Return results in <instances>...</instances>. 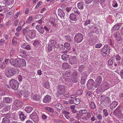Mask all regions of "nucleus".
<instances>
[{"label":"nucleus","instance_id":"f257e3e1","mask_svg":"<svg viewBox=\"0 0 123 123\" xmlns=\"http://www.w3.org/2000/svg\"><path fill=\"white\" fill-rule=\"evenodd\" d=\"M12 65L18 68L24 67L26 65V62L24 59L18 58L15 59L12 58Z\"/></svg>","mask_w":123,"mask_h":123},{"label":"nucleus","instance_id":"f03ea898","mask_svg":"<svg viewBox=\"0 0 123 123\" xmlns=\"http://www.w3.org/2000/svg\"><path fill=\"white\" fill-rule=\"evenodd\" d=\"M16 72V70L14 68L10 67H7L5 70L6 75L9 78L13 76L14 75V73Z\"/></svg>","mask_w":123,"mask_h":123},{"label":"nucleus","instance_id":"7ed1b4c3","mask_svg":"<svg viewBox=\"0 0 123 123\" xmlns=\"http://www.w3.org/2000/svg\"><path fill=\"white\" fill-rule=\"evenodd\" d=\"M110 52V47L109 45H105L102 49L101 53L102 55L104 57L108 55Z\"/></svg>","mask_w":123,"mask_h":123},{"label":"nucleus","instance_id":"20e7f679","mask_svg":"<svg viewBox=\"0 0 123 123\" xmlns=\"http://www.w3.org/2000/svg\"><path fill=\"white\" fill-rule=\"evenodd\" d=\"M10 87L13 89L17 90L19 84L18 81L15 80H12L10 81Z\"/></svg>","mask_w":123,"mask_h":123},{"label":"nucleus","instance_id":"39448f33","mask_svg":"<svg viewBox=\"0 0 123 123\" xmlns=\"http://www.w3.org/2000/svg\"><path fill=\"white\" fill-rule=\"evenodd\" d=\"M57 91L58 93L61 95H64L65 92V87L64 85H59L58 86Z\"/></svg>","mask_w":123,"mask_h":123},{"label":"nucleus","instance_id":"423d86ee","mask_svg":"<svg viewBox=\"0 0 123 123\" xmlns=\"http://www.w3.org/2000/svg\"><path fill=\"white\" fill-rule=\"evenodd\" d=\"M94 84V81L92 79L89 80L86 84L87 88L89 90H92L93 86Z\"/></svg>","mask_w":123,"mask_h":123},{"label":"nucleus","instance_id":"0eeeda50","mask_svg":"<svg viewBox=\"0 0 123 123\" xmlns=\"http://www.w3.org/2000/svg\"><path fill=\"white\" fill-rule=\"evenodd\" d=\"M120 108L119 107L113 112V113L117 117H121L122 115V111Z\"/></svg>","mask_w":123,"mask_h":123},{"label":"nucleus","instance_id":"6e6552de","mask_svg":"<svg viewBox=\"0 0 123 123\" xmlns=\"http://www.w3.org/2000/svg\"><path fill=\"white\" fill-rule=\"evenodd\" d=\"M31 117L35 123H37L38 121L39 117L35 112L33 113L31 115Z\"/></svg>","mask_w":123,"mask_h":123},{"label":"nucleus","instance_id":"1a4fd4ad","mask_svg":"<svg viewBox=\"0 0 123 123\" xmlns=\"http://www.w3.org/2000/svg\"><path fill=\"white\" fill-rule=\"evenodd\" d=\"M114 37L116 40L118 42L121 41L122 38H121V35L119 32H116L114 33Z\"/></svg>","mask_w":123,"mask_h":123},{"label":"nucleus","instance_id":"9d476101","mask_svg":"<svg viewBox=\"0 0 123 123\" xmlns=\"http://www.w3.org/2000/svg\"><path fill=\"white\" fill-rule=\"evenodd\" d=\"M69 61L71 64H75L77 62V58L76 56L72 57L69 59Z\"/></svg>","mask_w":123,"mask_h":123},{"label":"nucleus","instance_id":"9b49d317","mask_svg":"<svg viewBox=\"0 0 123 123\" xmlns=\"http://www.w3.org/2000/svg\"><path fill=\"white\" fill-rule=\"evenodd\" d=\"M13 104L17 107H21L22 106V104L19 100L15 99L13 101Z\"/></svg>","mask_w":123,"mask_h":123},{"label":"nucleus","instance_id":"f8f14e48","mask_svg":"<svg viewBox=\"0 0 123 123\" xmlns=\"http://www.w3.org/2000/svg\"><path fill=\"white\" fill-rule=\"evenodd\" d=\"M36 28L37 31L41 34H43L44 32L43 28L40 25H37L36 26Z\"/></svg>","mask_w":123,"mask_h":123},{"label":"nucleus","instance_id":"ddd939ff","mask_svg":"<svg viewBox=\"0 0 123 123\" xmlns=\"http://www.w3.org/2000/svg\"><path fill=\"white\" fill-rule=\"evenodd\" d=\"M77 75V72L76 71L74 72L72 74V81L74 83L77 82V79H76V76Z\"/></svg>","mask_w":123,"mask_h":123},{"label":"nucleus","instance_id":"4468645a","mask_svg":"<svg viewBox=\"0 0 123 123\" xmlns=\"http://www.w3.org/2000/svg\"><path fill=\"white\" fill-rule=\"evenodd\" d=\"M109 105V102L108 101L105 100L102 102L101 105L102 107L105 108L108 107Z\"/></svg>","mask_w":123,"mask_h":123},{"label":"nucleus","instance_id":"2eb2a0df","mask_svg":"<svg viewBox=\"0 0 123 123\" xmlns=\"http://www.w3.org/2000/svg\"><path fill=\"white\" fill-rule=\"evenodd\" d=\"M51 100V97L47 95L44 98L43 101V102L45 103H49Z\"/></svg>","mask_w":123,"mask_h":123},{"label":"nucleus","instance_id":"dca6fc26","mask_svg":"<svg viewBox=\"0 0 123 123\" xmlns=\"http://www.w3.org/2000/svg\"><path fill=\"white\" fill-rule=\"evenodd\" d=\"M58 15L61 17H63L65 16L64 12L62 10L59 9L58 11Z\"/></svg>","mask_w":123,"mask_h":123},{"label":"nucleus","instance_id":"f3484780","mask_svg":"<svg viewBox=\"0 0 123 123\" xmlns=\"http://www.w3.org/2000/svg\"><path fill=\"white\" fill-rule=\"evenodd\" d=\"M121 26V24H117L115 25L111 29L112 32L114 31L118 30Z\"/></svg>","mask_w":123,"mask_h":123},{"label":"nucleus","instance_id":"a211bd4d","mask_svg":"<svg viewBox=\"0 0 123 123\" xmlns=\"http://www.w3.org/2000/svg\"><path fill=\"white\" fill-rule=\"evenodd\" d=\"M30 33L28 35L29 37L30 38L33 39L35 37V33H36V31L35 30H32L30 31Z\"/></svg>","mask_w":123,"mask_h":123},{"label":"nucleus","instance_id":"6ab92c4d","mask_svg":"<svg viewBox=\"0 0 123 123\" xmlns=\"http://www.w3.org/2000/svg\"><path fill=\"white\" fill-rule=\"evenodd\" d=\"M83 38V35L80 33H77V43L81 42Z\"/></svg>","mask_w":123,"mask_h":123},{"label":"nucleus","instance_id":"aec40b11","mask_svg":"<svg viewBox=\"0 0 123 123\" xmlns=\"http://www.w3.org/2000/svg\"><path fill=\"white\" fill-rule=\"evenodd\" d=\"M23 92V94L22 95L25 98H27V99H28V98L29 97V96H30L29 92L27 90H25Z\"/></svg>","mask_w":123,"mask_h":123},{"label":"nucleus","instance_id":"412c9836","mask_svg":"<svg viewBox=\"0 0 123 123\" xmlns=\"http://www.w3.org/2000/svg\"><path fill=\"white\" fill-rule=\"evenodd\" d=\"M118 105V102L116 101H113L112 102L110 106V108L111 109L115 108Z\"/></svg>","mask_w":123,"mask_h":123},{"label":"nucleus","instance_id":"4be33fe9","mask_svg":"<svg viewBox=\"0 0 123 123\" xmlns=\"http://www.w3.org/2000/svg\"><path fill=\"white\" fill-rule=\"evenodd\" d=\"M3 101L6 103H10L12 101V98L8 97H5L3 98Z\"/></svg>","mask_w":123,"mask_h":123},{"label":"nucleus","instance_id":"5701e85b","mask_svg":"<svg viewBox=\"0 0 123 123\" xmlns=\"http://www.w3.org/2000/svg\"><path fill=\"white\" fill-rule=\"evenodd\" d=\"M69 18L72 20L74 21H76L77 20L76 16L74 13H72L70 14Z\"/></svg>","mask_w":123,"mask_h":123},{"label":"nucleus","instance_id":"b1692460","mask_svg":"<svg viewBox=\"0 0 123 123\" xmlns=\"http://www.w3.org/2000/svg\"><path fill=\"white\" fill-rule=\"evenodd\" d=\"M55 107L57 110H61L62 109L63 107L62 105L60 103H56L55 105Z\"/></svg>","mask_w":123,"mask_h":123},{"label":"nucleus","instance_id":"393cba45","mask_svg":"<svg viewBox=\"0 0 123 123\" xmlns=\"http://www.w3.org/2000/svg\"><path fill=\"white\" fill-rule=\"evenodd\" d=\"M116 59V60L117 63L118 65H119L121 64V62L120 61L121 58L120 56L118 55L117 54L115 56Z\"/></svg>","mask_w":123,"mask_h":123},{"label":"nucleus","instance_id":"a878e982","mask_svg":"<svg viewBox=\"0 0 123 123\" xmlns=\"http://www.w3.org/2000/svg\"><path fill=\"white\" fill-rule=\"evenodd\" d=\"M2 117L8 118V119L10 118L11 117V114L10 113L6 114H2Z\"/></svg>","mask_w":123,"mask_h":123},{"label":"nucleus","instance_id":"bb28decb","mask_svg":"<svg viewBox=\"0 0 123 123\" xmlns=\"http://www.w3.org/2000/svg\"><path fill=\"white\" fill-rule=\"evenodd\" d=\"M33 45L35 47H37L40 45L39 41L38 40H35L33 42Z\"/></svg>","mask_w":123,"mask_h":123},{"label":"nucleus","instance_id":"cd10ccee","mask_svg":"<svg viewBox=\"0 0 123 123\" xmlns=\"http://www.w3.org/2000/svg\"><path fill=\"white\" fill-rule=\"evenodd\" d=\"M33 110L32 107L30 106L26 107L25 108V111L28 113H30Z\"/></svg>","mask_w":123,"mask_h":123},{"label":"nucleus","instance_id":"c85d7f7f","mask_svg":"<svg viewBox=\"0 0 123 123\" xmlns=\"http://www.w3.org/2000/svg\"><path fill=\"white\" fill-rule=\"evenodd\" d=\"M6 4L8 5L12 4L14 3V0H5Z\"/></svg>","mask_w":123,"mask_h":123},{"label":"nucleus","instance_id":"c756f323","mask_svg":"<svg viewBox=\"0 0 123 123\" xmlns=\"http://www.w3.org/2000/svg\"><path fill=\"white\" fill-rule=\"evenodd\" d=\"M19 118L22 121H23L26 118V117L23 112H21L19 114Z\"/></svg>","mask_w":123,"mask_h":123},{"label":"nucleus","instance_id":"7c9ffc66","mask_svg":"<svg viewBox=\"0 0 123 123\" xmlns=\"http://www.w3.org/2000/svg\"><path fill=\"white\" fill-rule=\"evenodd\" d=\"M69 57L68 55L66 54H63L62 56V58L63 60L66 61L68 60Z\"/></svg>","mask_w":123,"mask_h":123},{"label":"nucleus","instance_id":"2f4dec72","mask_svg":"<svg viewBox=\"0 0 123 123\" xmlns=\"http://www.w3.org/2000/svg\"><path fill=\"white\" fill-rule=\"evenodd\" d=\"M55 19L54 18L51 19L50 20V22L52 26H56V23H55Z\"/></svg>","mask_w":123,"mask_h":123},{"label":"nucleus","instance_id":"473e14b6","mask_svg":"<svg viewBox=\"0 0 123 123\" xmlns=\"http://www.w3.org/2000/svg\"><path fill=\"white\" fill-rule=\"evenodd\" d=\"M2 122L3 123H10L11 121L9 119L4 117L3 119Z\"/></svg>","mask_w":123,"mask_h":123},{"label":"nucleus","instance_id":"72a5a7b5","mask_svg":"<svg viewBox=\"0 0 123 123\" xmlns=\"http://www.w3.org/2000/svg\"><path fill=\"white\" fill-rule=\"evenodd\" d=\"M62 67L64 69H69L70 67L69 65L67 63H64L62 65Z\"/></svg>","mask_w":123,"mask_h":123},{"label":"nucleus","instance_id":"f704fd0d","mask_svg":"<svg viewBox=\"0 0 123 123\" xmlns=\"http://www.w3.org/2000/svg\"><path fill=\"white\" fill-rule=\"evenodd\" d=\"M41 97L39 95L35 94L33 96V99L35 100L39 101Z\"/></svg>","mask_w":123,"mask_h":123},{"label":"nucleus","instance_id":"c9c22d12","mask_svg":"<svg viewBox=\"0 0 123 123\" xmlns=\"http://www.w3.org/2000/svg\"><path fill=\"white\" fill-rule=\"evenodd\" d=\"M65 48H66L68 50H69L71 48L70 45L69 43H65L64 44Z\"/></svg>","mask_w":123,"mask_h":123},{"label":"nucleus","instance_id":"e433bc0d","mask_svg":"<svg viewBox=\"0 0 123 123\" xmlns=\"http://www.w3.org/2000/svg\"><path fill=\"white\" fill-rule=\"evenodd\" d=\"M70 108L72 109V111L74 113H75L76 112L77 110L75 108H76V107L74 105H72L70 106Z\"/></svg>","mask_w":123,"mask_h":123},{"label":"nucleus","instance_id":"4c0bfd02","mask_svg":"<svg viewBox=\"0 0 123 123\" xmlns=\"http://www.w3.org/2000/svg\"><path fill=\"white\" fill-rule=\"evenodd\" d=\"M52 45L51 43H50L48 45V49L49 52L51 51L54 48Z\"/></svg>","mask_w":123,"mask_h":123},{"label":"nucleus","instance_id":"58836bf2","mask_svg":"<svg viewBox=\"0 0 123 123\" xmlns=\"http://www.w3.org/2000/svg\"><path fill=\"white\" fill-rule=\"evenodd\" d=\"M43 29L44 30H45L47 32H49V31L50 29V27L46 25L43 27Z\"/></svg>","mask_w":123,"mask_h":123},{"label":"nucleus","instance_id":"ea45409f","mask_svg":"<svg viewBox=\"0 0 123 123\" xmlns=\"http://www.w3.org/2000/svg\"><path fill=\"white\" fill-rule=\"evenodd\" d=\"M43 86L45 88L48 89L49 87V82L48 81H47L44 83L43 84Z\"/></svg>","mask_w":123,"mask_h":123},{"label":"nucleus","instance_id":"a19ab883","mask_svg":"<svg viewBox=\"0 0 123 123\" xmlns=\"http://www.w3.org/2000/svg\"><path fill=\"white\" fill-rule=\"evenodd\" d=\"M65 37L67 41L71 42L72 41V38L69 35L66 36Z\"/></svg>","mask_w":123,"mask_h":123},{"label":"nucleus","instance_id":"79ce46f5","mask_svg":"<svg viewBox=\"0 0 123 123\" xmlns=\"http://www.w3.org/2000/svg\"><path fill=\"white\" fill-rule=\"evenodd\" d=\"M6 67L5 63L4 62H0V68L2 69H4Z\"/></svg>","mask_w":123,"mask_h":123},{"label":"nucleus","instance_id":"37998d69","mask_svg":"<svg viewBox=\"0 0 123 123\" xmlns=\"http://www.w3.org/2000/svg\"><path fill=\"white\" fill-rule=\"evenodd\" d=\"M100 84V83L97 81L96 80H95V82H94L93 86L95 88L98 87Z\"/></svg>","mask_w":123,"mask_h":123},{"label":"nucleus","instance_id":"c03bdc74","mask_svg":"<svg viewBox=\"0 0 123 123\" xmlns=\"http://www.w3.org/2000/svg\"><path fill=\"white\" fill-rule=\"evenodd\" d=\"M77 7L80 9H82L83 8V6L82 4L80 2L77 4Z\"/></svg>","mask_w":123,"mask_h":123},{"label":"nucleus","instance_id":"a18cd8bd","mask_svg":"<svg viewBox=\"0 0 123 123\" xmlns=\"http://www.w3.org/2000/svg\"><path fill=\"white\" fill-rule=\"evenodd\" d=\"M87 73L86 72H85L83 73L82 74V76L81 77L83 78H85L86 79L87 77Z\"/></svg>","mask_w":123,"mask_h":123},{"label":"nucleus","instance_id":"49530a36","mask_svg":"<svg viewBox=\"0 0 123 123\" xmlns=\"http://www.w3.org/2000/svg\"><path fill=\"white\" fill-rule=\"evenodd\" d=\"M12 58H11L10 59H6L5 60V62L6 63V64H8L9 63V62L12 65V63H11V62H12V61H12Z\"/></svg>","mask_w":123,"mask_h":123},{"label":"nucleus","instance_id":"de8ad7c7","mask_svg":"<svg viewBox=\"0 0 123 123\" xmlns=\"http://www.w3.org/2000/svg\"><path fill=\"white\" fill-rule=\"evenodd\" d=\"M10 107L9 105H6L3 109V111H8L10 109Z\"/></svg>","mask_w":123,"mask_h":123},{"label":"nucleus","instance_id":"09e8293b","mask_svg":"<svg viewBox=\"0 0 123 123\" xmlns=\"http://www.w3.org/2000/svg\"><path fill=\"white\" fill-rule=\"evenodd\" d=\"M86 80V79L81 77V80L80 81L81 84L82 85L84 84L85 83Z\"/></svg>","mask_w":123,"mask_h":123},{"label":"nucleus","instance_id":"8fccbe9b","mask_svg":"<svg viewBox=\"0 0 123 123\" xmlns=\"http://www.w3.org/2000/svg\"><path fill=\"white\" fill-rule=\"evenodd\" d=\"M96 80L100 83L102 81V78L100 76H98Z\"/></svg>","mask_w":123,"mask_h":123},{"label":"nucleus","instance_id":"3c124183","mask_svg":"<svg viewBox=\"0 0 123 123\" xmlns=\"http://www.w3.org/2000/svg\"><path fill=\"white\" fill-rule=\"evenodd\" d=\"M112 6L113 7H117L118 6V4L116 1H113Z\"/></svg>","mask_w":123,"mask_h":123},{"label":"nucleus","instance_id":"603ef678","mask_svg":"<svg viewBox=\"0 0 123 123\" xmlns=\"http://www.w3.org/2000/svg\"><path fill=\"white\" fill-rule=\"evenodd\" d=\"M90 104L91 108L92 109H94L95 108V106L94 103L92 101L90 102Z\"/></svg>","mask_w":123,"mask_h":123},{"label":"nucleus","instance_id":"864d4df0","mask_svg":"<svg viewBox=\"0 0 123 123\" xmlns=\"http://www.w3.org/2000/svg\"><path fill=\"white\" fill-rule=\"evenodd\" d=\"M80 114H86V111L85 110H81L79 112Z\"/></svg>","mask_w":123,"mask_h":123},{"label":"nucleus","instance_id":"5fc2aeb1","mask_svg":"<svg viewBox=\"0 0 123 123\" xmlns=\"http://www.w3.org/2000/svg\"><path fill=\"white\" fill-rule=\"evenodd\" d=\"M28 43H25L21 45V47L25 49Z\"/></svg>","mask_w":123,"mask_h":123},{"label":"nucleus","instance_id":"6e6d98bb","mask_svg":"<svg viewBox=\"0 0 123 123\" xmlns=\"http://www.w3.org/2000/svg\"><path fill=\"white\" fill-rule=\"evenodd\" d=\"M97 117L98 120H101L102 118V117L101 115L100 114H98L97 116Z\"/></svg>","mask_w":123,"mask_h":123},{"label":"nucleus","instance_id":"4d7b16f0","mask_svg":"<svg viewBox=\"0 0 123 123\" xmlns=\"http://www.w3.org/2000/svg\"><path fill=\"white\" fill-rule=\"evenodd\" d=\"M93 27H92V29H93L94 28V30H93V32H95L97 30V29L96 28V26L94 25H93Z\"/></svg>","mask_w":123,"mask_h":123},{"label":"nucleus","instance_id":"13d9d810","mask_svg":"<svg viewBox=\"0 0 123 123\" xmlns=\"http://www.w3.org/2000/svg\"><path fill=\"white\" fill-rule=\"evenodd\" d=\"M27 30L25 29H23V33L24 35H26L27 34Z\"/></svg>","mask_w":123,"mask_h":123},{"label":"nucleus","instance_id":"bf43d9fd","mask_svg":"<svg viewBox=\"0 0 123 123\" xmlns=\"http://www.w3.org/2000/svg\"><path fill=\"white\" fill-rule=\"evenodd\" d=\"M83 92V91L82 90L80 89L77 90V95H81Z\"/></svg>","mask_w":123,"mask_h":123},{"label":"nucleus","instance_id":"052dcab7","mask_svg":"<svg viewBox=\"0 0 123 123\" xmlns=\"http://www.w3.org/2000/svg\"><path fill=\"white\" fill-rule=\"evenodd\" d=\"M102 45V44L101 43L98 44L96 45L95 47L96 48H99Z\"/></svg>","mask_w":123,"mask_h":123},{"label":"nucleus","instance_id":"680f3d73","mask_svg":"<svg viewBox=\"0 0 123 123\" xmlns=\"http://www.w3.org/2000/svg\"><path fill=\"white\" fill-rule=\"evenodd\" d=\"M47 110L51 112H53L54 111L50 107H48L47 108Z\"/></svg>","mask_w":123,"mask_h":123},{"label":"nucleus","instance_id":"e2e57ef3","mask_svg":"<svg viewBox=\"0 0 123 123\" xmlns=\"http://www.w3.org/2000/svg\"><path fill=\"white\" fill-rule=\"evenodd\" d=\"M42 119L43 120H45L47 118V117L46 115L44 114H43L42 116Z\"/></svg>","mask_w":123,"mask_h":123},{"label":"nucleus","instance_id":"0e129e2a","mask_svg":"<svg viewBox=\"0 0 123 123\" xmlns=\"http://www.w3.org/2000/svg\"><path fill=\"white\" fill-rule=\"evenodd\" d=\"M108 64L109 66H112L113 64L112 61L111 60H109L108 62Z\"/></svg>","mask_w":123,"mask_h":123},{"label":"nucleus","instance_id":"69168bd1","mask_svg":"<svg viewBox=\"0 0 123 123\" xmlns=\"http://www.w3.org/2000/svg\"><path fill=\"white\" fill-rule=\"evenodd\" d=\"M103 112L104 114V115L105 117H106L108 116V114L107 112V111L106 110L104 109L103 110Z\"/></svg>","mask_w":123,"mask_h":123},{"label":"nucleus","instance_id":"338daca9","mask_svg":"<svg viewBox=\"0 0 123 123\" xmlns=\"http://www.w3.org/2000/svg\"><path fill=\"white\" fill-rule=\"evenodd\" d=\"M25 24V21L24 20H22L20 21L19 23V24L21 26V25L23 26Z\"/></svg>","mask_w":123,"mask_h":123},{"label":"nucleus","instance_id":"774afa93","mask_svg":"<svg viewBox=\"0 0 123 123\" xmlns=\"http://www.w3.org/2000/svg\"><path fill=\"white\" fill-rule=\"evenodd\" d=\"M21 26H18L16 29V30L17 31H19L21 30Z\"/></svg>","mask_w":123,"mask_h":123}]
</instances>
